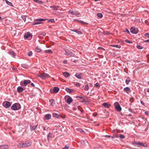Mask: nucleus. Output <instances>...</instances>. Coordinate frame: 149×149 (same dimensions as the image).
Masks as SVG:
<instances>
[{
    "mask_svg": "<svg viewBox=\"0 0 149 149\" xmlns=\"http://www.w3.org/2000/svg\"><path fill=\"white\" fill-rule=\"evenodd\" d=\"M31 145V142L29 141L25 143H19L17 145L18 148L25 147L30 146Z\"/></svg>",
    "mask_w": 149,
    "mask_h": 149,
    "instance_id": "obj_1",
    "label": "nucleus"
},
{
    "mask_svg": "<svg viewBox=\"0 0 149 149\" xmlns=\"http://www.w3.org/2000/svg\"><path fill=\"white\" fill-rule=\"evenodd\" d=\"M38 76L43 79H45L49 77V76L48 74L45 73L40 74H38Z\"/></svg>",
    "mask_w": 149,
    "mask_h": 149,
    "instance_id": "obj_2",
    "label": "nucleus"
},
{
    "mask_svg": "<svg viewBox=\"0 0 149 149\" xmlns=\"http://www.w3.org/2000/svg\"><path fill=\"white\" fill-rule=\"evenodd\" d=\"M45 19H37L36 20L35 22H34L32 24L33 25H35L36 24H39L42 23V21H45Z\"/></svg>",
    "mask_w": 149,
    "mask_h": 149,
    "instance_id": "obj_3",
    "label": "nucleus"
},
{
    "mask_svg": "<svg viewBox=\"0 0 149 149\" xmlns=\"http://www.w3.org/2000/svg\"><path fill=\"white\" fill-rule=\"evenodd\" d=\"M134 144L136 145H139L140 146H142L144 147H147V145L146 143H143L140 142H135Z\"/></svg>",
    "mask_w": 149,
    "mask_h": 149,
    "instance_id": "obj_4",
    "label": "nucleus"
},
{
    "mask_svg": "<svg viewBox=\"0 0 149 149\" xmlns=\"http://www.w3.org/2000/svg\"><path fill=\"white\" fill-rule=\"evenodd\" d=\"M138 30L134 27H132L130 29V31L132 33L136 34L138 33Z\"/></svg>",
    "mask_w": 149,
    "mask_h": 149,
    "instance_id": "obj_5",
    "label": "nucleus"
},
{
    "mask_svg": "<svg viewBox=\"0 0 149 149\" xmlns=\"http://www.w3.org/2000/svg\"><path fill=\"white\" fill-rule=\"evenodd\" d=\"M65 55L69 56H70L74 57L75 56V54H74L72 52H70L69 51L67 52L66 50H65Z\"/></svg>",
    "mask_w": 149,
    "mask_h": 149,
    "instance_id": "obj_6",
    "label": "nucleus"
},
{
    "mask_svg": "<svg viewBox=\"0 0 149 149\" xmlns=\"http://www.w3.org/2000/svg\"><path fill=\"white\" fill-rule=\"evenodd\" d=\"M68 13L71 14L72 15H79V13L77 11H72L70 10L69 12Z\"/></svg>",
    "mask_w": 149,
    "mask_h": 149,
    "instance_id": "obj_7",
    "label": "nucleus"
},
{
    "mask_svg": "<svg viewBox=\"0 0 149 149\" xmlns=\"http://www.w3.org/2000/svg\"><path fill=\"white\" fill-rule=\"evenodd\" d=\"M8 53L10 55L12 56L13 57L15 58L16 54L12 50H10Z\"/></svg>",
    "mask_w": 149,
    "mask_h": 149,
    "instance_id": "obj_8",
    "label": "nucleus"
},
{
    "mask_svg": "<svg viewBox=\"0 0 149 149\" xmlns=\"http://www.w3.org/2000/svg\"><path fill=\"white\" fill-rule=\"evenodd\" d=\"M11 105V104L10 102L8 101L6 102V103L5 105H3V106L6 108H9Z\"/></svg>",
    "mask_w": 149,
    "mask_h": 149,
    "instance_id": "obj_9",
    "label": "nucleus"
},
{
    "mask_svg": "<svg viewBox=\"0 0 149 149\" xmlns=\"http://www.w3.org/2000/svg\"><path fill=\"white\" fill-rule=\"evenodd\" d=\"M31 81L30 80H24L23 84V86H26L28 84H29L31 83Z\"/></svg>",
    "mask_w": 149,
    "mask_h": 149,
    "instance_id": "obj_10",
    "label": "nucleus"
},
{
    "mask_svg": "<svg viewBox=\"0 0 149 149\" xmlns=\"http://www.w3.org/2000/svg\"><path fill=\"white\" fill-rule=\"evenodd\" d=\"M31 36H32V35L30 32H27L26 33H25L24 35V37L25 39H26L28 38Z\"/></svg>",
    "mask_w": 149,
    "mask_h": 149,
    "instance_id": "obj_11",
    "label": "nucleus"
},
{
    "mask_svg": "<svg viewBox=\"0 0 149 149\" xmlns=\"http://www.w3.org/2000/svg\"><path fill=\"white\" fill-rule=\"evenodd\" d=\"M59 90V88L58 87H55L53 89V93H57ZM50 91L52 93V91L51 90Z\"/></svg>",
    "mask_w": 149,
    "mask_h": 149,
    "instance_id": "obj_12",
    "label": "nucleus"
},
{
    "mask_svg": "<svg viewBox=\"0 0 149 149\" xmlns=\"http://www.w3.org/2000/svg\"><path fill=\"white\" fill-rule=\"evenodd\" d=\"M115 108L117 110L118 112L121 111V108L120 107V105L118 104L116 106Z\"/></svg>",
    "mask_w": 149,
    "mask_h": 149,
    "instance_id": "obj_13",
    "label": "nucleus"
},
{
    "mask_svg": "<svg viewBox=\"0 0 149 149\" xmlns=\"http://www.w3.org/2000/svg\"><path fill=\"white\" fill-rule=\"evenodd\" d=\"M104 107L106 108H109L111 106V104L108 103L104 102L103 104Z\"/></svg>",
    "mask_w": 149,
    "mask_h": 149,
    "instance_id": "obj_14",
    "label": "nucleus"
},
{
    "mask_svg": "<svg viewBox=\"0 0 149 149\" xmlns=\"http://www.w3.org/2000/svg\"><path fill=\"white\" fill-rule=\"evenodd\" d=\"M8 146L6 145L0 146V149H8Z\"/></svg>",
    "mask_w": 149,
    "mask_h": 149,
    "instance_id": "obj_15",
    "label": "nucleus"
},
{
    "mask_svg": "<svg viewBox=\"0 0 149 149\" xmlns=\"http://www.w3.org/2000/svg\"><path fill=\"white\" fill-rule=\"evenodd\" d=\"M124 90L127 93H129L131 92V90L130 88L128 87H126L124 88Z\"/></svg>",
    "mask_w": 149,
    "mask_h": 149,
    "instance_id": "obj_16",
    "label": "nucleus"
},
{
    "mask_svg": "<svg viewBox=\"0 0 149 149\" xmlns=\"http://www.w3.org/2000/svg\"><path fill=\"white\" fill-rule=\"evenodd\" d=\"M75 76L77 78L79 79H81L82 78V74L81 73L79 74L78 73H76L75 74Z\"/></svg>",
    "mask_w": 149,
    "mask_h": 149,
    "instance_id": "obj_17",
    "label": "nucleus"
},
{
    "mask_svg": "<svg viewBox=\"0 0 149 149\" xmlns=\"http://www.w3.org/2000/svg\"><path fill=\"white\" fill-rule=\"evenodd\" d=\"M23 91V88L21 86H19L17 88V91L19 93H21Z\"/></svg>",
    "mask_w": 149,
    "mask_h": 149,
    "instance_id": "obj_18",
    "label": "nucleus"
},
{
    "mask_svg": "<svg viewBox=\"0 0 149 149\" xmlns=\"http://www.w3.org/2000/svg\"><path fill=\"white\" fill-rule=\"evenodd\" d=\"M45 118L47 120H49L51 118V115L50 114H47L45 115Z\"/></svg>",
    "mask_w": 149,
    "mask_h": 149,
    "instance_id": "obj_19",
    "label": "nucleus"
},
{
    "mask_svg": "<svg viewBox=\"0 0 149 149\" xmlns=\"http://www.w3.org/2000/svg\"><path fill=\"white\" fill-rule=\"evenodd\" d=\"M72 98L69 97V98L67 100V102L69 104H70L72 102Z\"/></svg>",
    "mask_w": 149,
    "mask_h": 149,
    "instance_id": "obj_20",
    "label": "nucleus"
},
{
    "mask_svg": "<svg viewBox=\"0 0 149 149\" xmlns=\"http://www.w3.org/2000/svg\"><path fill=\"white\" fill-rule=\"evenodd\" d=\"M11 109L14 110H17V108L16 106V104L15 103L11 107Z\"/></svg>",
    "mask_w": 149,
    "mask_h": 149,
    "instance_id": "obj_21",
    "label": "nucleus"
},
{
    "mask_svg": "<svg viewBox=\"0 0 149 149\" xmlns=\"http://www.w3.org/2000/svg\"><path fill=\"white\" fill-rule=\"evenodd\" d=\"M15 104H16L17 110H18L20 109L21 108V106L20 104L18 103H15Z\"/></svg>",
    "mask_w": 149,
    "mask_h": 149,
    "instance_id": "obj_22",
    "label": "nucleus"
},
{
    "mask_svg": "<svg viewBox=\"0 0 149 149\" xmlns=\"http://www.w3.org/2000/svg\"><path fill=\"white\" fill-rule=\"evenodd\" d=\"M78 97L79 98V100L80 101L82 102H84L85 101V99L84 98L81 97Z\"/></svg>",
    "mask_w": 149,
    "mask_h": 149,
    "instance_id": "obj_23",
    "label": "nucleus"
},
{
    "mask_svg": "<svg viewBox=\"0 0 149 149\" xmlns=\"http://www.w3.org/2000/svg\"><path fill=\"white\" fill-rule=\"evenodd\" d=\"M71 31L75 32L78 34H81L82 33L81 31H78L77 29H71Z\"/></svg>",
    "mask_w": 149,
    "mask_h": 149,
    "instance_id": "obj_24",
    "label": "nucleus"
},
{
    "mask_svg": "<svg viewBox=\"0 0 149 149\" xmlns=\"http://www.w3.org/2000/svg\"><path fill=\"white\" fill-rule=\"evenodd\" d=\"M63 75L66 77H68L70 76L69 73L66 72H63Z\"/></svg>",
    "mask_w": 149,
    "mask_h": 149,
    "instance_id": "obj_25",
    "label": "nucleus"
},
{
    "mask_svg": "<svg viewBox=\"0 0 149 149\" xmlns=\"http://www.w3.org/2000/svg\"><path fill=\"white\" fill-rule=\"evenodd\" d=\"M65 90L67 92H68L69 93H71L73 91V89H70L68 88H66Z\"/></svg>",
    "mask_w": 149,
    "mask_h": 149,
    "instance_id": "obj_26",
    "label": "nucleus"
},
{
    "mask_svg": "<svg viewBox=\"0 0 149 149\" xmlns=\"http://www.w3.org/2000/svg\"><path fill=\"white\" fill-rule=\"evenodd\" d=\"M52 115L53 117H55L57 118H60V115H58V114L55 113H53Z\"/></svg>",
    "mask_w": 149,
    "mask_h": 149,
    "instance_id": "obj_27",
    "label": "nucleus"
},
{
    "mask_svg": "<svg viewBox=\"0 0 149 149\" xmlns=\"http://www.w3.org/2000/svg\"><path fill=\"white\" fill-rule=\"evenodd\" d=\"M37 127V125H31L30 128L31 130H34Z\"/></svg>",
    "mask_w": 149,
    "mask_h": 149,
    "instance_id": "obj_28",
    "label": "nucleus"
},
{
    "mask_svg": "<svg viewBox=\"0 0 149 149\" xmlns=\"http://www.w3.org/2000/svg\"><path fill=\"white\" fill-rule=\"evenodd\" d=\"M58 6H50V8H52L54 10H58Z\"/></svg>",
    "mask_w": 149,
    "mask_h": 149,
    "instance_id": "obj_29",
    "label": "nucleus"
},
{
    "mask_svg": "<svg viewBox=\"0 0 149 149\" xmlns=\"http://www.w3.org/2000/svg\"><path fill=\"white\" fill-rule=\"evenodd\" d=\"M131 81L130 78L129 77H127V79L125 80V82L127 84H128L129 82Z\"/></svg>",
    "mask_w": 149,
    "mask_h": 149,
    "instance_id": "obj_30",
    "label": "nucleus"
},
{
    "mask_svg": "<svg viewBox=\"0 0 149 149\" xmlns=\"http://www.w3.org/2000/svg\"><path fill=\"white\" fill-rule=\"evenodd\" d=\"M51 105L52 106H54L55 104L54 100H51L49 101Z\"/></svg>",
    "mask_w": 149,
    "mask_h": 149,
    "instance_id": "obj_31",
    "label": "nucleus"
},
{
    "mask_svg": "<svg viewBox=\"0 0 149 149\" xmlns=\"http://www.w3.org/2000/svg\"><path fill=\"white\" fill-rule=\"evenodd\" d=\"M111 46L116 47L118 48H121V46L120 45H111Z\"/></svg>",
    "mask_w": 149,
    "mask_h": 149,
    "instance_id": "obj_32",
    "label": "nucleus"
},
{
    "mask_svg": "<svg viewBox=\"0 0 149 149\" xmlns=\"http://www.w3.org/2000/svg\"><path fill=\"white\" fill-rule=\"evenodd\" d=\"M45 53H47L49 54H52V50L50 49L45 50Z\"/></svg>",
    "mask_w": 149,
    "mask_h": 149,
    "instance_id": "obj_33",
    "label": "nucleus"
},
{
    "mask_svg": "<svg viewBox=\"0 0 149 149\" xmlns=\"http://www.w3.org/2000/svg\"><path fill=\"white\" fill-rule=\"evenodd\" d=\"M89 87L88 84L85 85L84 87V89L85 91H88L89 89Z\"/></svg>",
    "mask_w": 149,
    "mask_h": 149,
    "instance_id": "obj_34",
    "label": "nucleus"
},
{
    "mask_svg": "<svg viewBox=\"0 0 149 149\" xmlns=\"http://www.w3.org/2000/svg\"><path fill=\"white\" fill-rule=\"evenodd\" d=\"M97 16L100 18H101L103 16L102 14L101 13H98L97 14Z\"/></svg>",
    "mask_w": 149,
    "mask_h": 149,
    "instance_id": "obj_35",
    "label": "nucleus"
},
{
    "mask_svg": "<svg viewBox=\"0 0 149 149\" xmlns=\"http://www.w3.org/2000/svg\"><path fill=\"white\" fill-rule=\"evenodd\" d=\"M42 49L39 47H37L36 48V51L38 52H40Z\"/></svg>",
    "mask_w": 149,
    "mask_h": 149,
    "instance_id": "obj_36",
    "label": "nucleus"
},
{
    "mask_svg": "<svg viewBox=\"0 0 149 149\" xmlns=\"http://www.w3.org/2000/svg\"><path fill=\"white\" fill-rule=\"evenodd\" d=\"M5 1L6 3L8 5L10 6H12V4L11 2L8 1L7 0H5Z\"/></svg>",
    "mask_w": 149,
    "mask_h": 149,
    "instance_id": "obj_37",
    "label": "nucleus"
},
{
    "mask_svg": "<svg viewBox=\"0 0 149 149\" xmlns=\"http://www.w3.org/2000/svg\"><path fill=\"white\" fill-rule=\"evenodd\" d=\"M26 15H23L22 16V18L24 20V21L25 22L26 20Z\"/></svg>",
    "mask_w": 149,
    "mask_h": 149,
    "instance_id": "obj_38",
    "label": "nucleus"
},
{
    "mask_svg": "<svg viewBox=\"0 0 149 149\" xmlns=\"http://www.w3.org/2000/svg\"><path fill=\"white\" fill-rule=\"evenodd\" d=\"M119 137L121 139H124L125 138V136L124 135L121 134L119 135Z\"/></svg>",
    "mask_w": 149,
    "mask_h": 149,
    "instance_id": "obj_39",
    "label": "nucleus"
},
{
    "mask_svg": "<svg viewBox=\"0 0 149 149\" xmlns=\"http://www.w3.org/2000/svg\"><path fill=\"white\" fill-rule=\"evenodd\" d=\"M77 130L78 131L80 132L84 133V131L83 130H82L81 129H77Z\"/></svg>",
    "mask_w": 149,
    "mask_h": 149,
    "instance_id": "obj_40",
    "label": "nucleus"
},
{
    "mask_svg": "<svg viewBox=\"0 0 149 149\" xmlns=\"http://www.w3.org/2000/svg\"><path fill=\"white\" fill-rule=\"evenodd\" d=\"M36 3H37L38 4H42L43 3V2L41 1H39L38 0H37V1H36Z\"/></svg>",
    "mask_w": 149,
    "mask_h": 149,
    "instance_id": "obj_41",
    "label": "nucleus"
},
{
    "mask_svg": "<svg viewBox=\"0 0 149 149\" xmlns=\"http://www.w3.org/2000/svg\"><path fill=\"white\" fill-rule=\"evenodd\" d=\"M137 48L138 49H142L143 48V47H141V46H140L139 45H137Z\"/></svg>",
    "mask_w": 149,
    "mask_h": 149,
    "instance_id": "obj_42",
    "label": "nucleus"
},
{
    "mask_svg": "<svg viewBox=\"0 0 149 149\" xmlns=\"http://www.w3.org/2000/svg\"><path fill=\"white\" fill-rule=\"evenodd\" d=\"M32 52L31 51H30V52H29L28 54V55L29 56H32Z\"/></svg>",
    "mask_w": 149,
    "mask_h": 149,
    "instance_id": "obj_43",
    "label": "nucleus"
},
{
    "mask_svg": "<svg viewBox=\"0 0 149 149\" xmlns=\"http://www.w3.org/2000/svg\"><path fill=\"white\" fill-rule=\"evenodd\" d=\"M125 42H127V43H132V42L130 41H129V40H127V39H126V40H125Z\"/></svg>",
    "mask_w": 149,
    "mask_h": 149,
    "instance_id": "obj_44",
    "label": "nucleus"
},
{
    "mask_svg": "<svg viewBox=\"0 0 149 149\" xmlns=\"http://www.w3.org/2000/svg\"><path fill=\"white\" fill-rule=\"evenodd\" d=\"M125 31L127 32L128 34H130V32L128 30L127 28H126L125 29Z\"/></svg>",
    "mask_w": 149,
    "mask_h": 149,
    "instance_id": "obj_45",
    "label": "nucleus"
},
{
    "mask_svg": "<svg viewBox=\"0 0 149 149\" xmlns=\"http://www.w3.org/2000/svg\"><path fill=\"white\" fill-rule=\"evenodd\" d=\"M75 85L76 86L80 87V84L79 83H76Z\"/></svg>",
    "mask_w": 149,
    "mask_h": 149,
    "instance_id": "obj_46",
    "label": "nucleus"
},
{
    "mask_svg": "<svg viewBox=\"0 0 149 149\" xmlns=\"http://www.w3.org/2000/svg\"><path fill=\"white\" fill-rule=\"evenodd\" d=\"M48 22H54V19H51L49 20Z\"/></svg>",
    "mask_w": 149,
    "mask_h": 149,
    "instance_id": "obj_47",
    "label": "nucleus"
},
{
    "mask_svg": "<svg viewBox=\"0 0 149 149\" xmlns=\"http://www.w3.org/2000/svg\"><path fill=\"white\" fill-rule=\"evenodd\" d=\"M145 36H147L148 38H149V34L148 33H146L144 35Z\"/></svg>",
    "mask_w": 149,
    "mask_h": 149,
    "instance_id": "obj_48",
    "label": "nucleus"
},
{
    "mask_svg": "<svg viewBox=\"0 0 149 149\" xmlns=\"http://www.w3.org/2000/svg\"><path fill=\"white\" fill-rule=\"evenodd\" d=\"M99 85H100L98 83H97L95 84V87H97L99 86Z\"/></svg>",
    "mask_w": 149,
    "mask_h": 149,
    "instance_id": "obj_49",
    "label": "nucleus"
},
{
    "mask_svg": "<svg viewBox=\"0 0 149 149\" xmlns=\"http://www.w3.org/2000/svg\"><path fill=\"white\" fill-rule=\"evenodd\" d=\"M85 101H86L85 102L86 103H89L90 102L89 101H88V100L87 99H85Z\"/></svg>",
    "mask_w": 149,
    "mask_h": 149,
    "instance_id": "obj_50",
    "label": "nucleus"
},
{
    "mask_svg": "<svg viewBox=\"0 0 149 149\" xmlns=\"http://www.w3.org/2000/svg\"><path fill=\"white\" fill-rule=\"evenodd\" d=\"M98 49H102V50H104V51L105 50V49H104L102 47H99L98 48Z\"/></svg>",
    "mask_w": 149,
    "mask_h": 149,
    "instance_id": "obj_51",
    "label": "nucleus"
},
{
    "mask_svg": "<svg viewBox=\"0 0 149 149\" xmlns=\"http://www.w3.org/2000/svg\"><path fill=\"white\" fill-rule=\"evenodd\" d=\"M80 23H81V24H88V23H86V22H84L82 21H80Z\"/></svg>",
    "mask_w": 149,
    "mask_h": 149,
    "instance_id": "obj_52",
    "label": "nucleus"
},
{
    "mask_svg": "<svg viewBox=\"0 0 149 149\" xmlns=\"http://www.w3.org/2000/svg\"><path fill=\"white\" fill-rule=\"evenodd\" d=\"M69 148V147H68V146H65L64 148L61 149H68Z\"/></svg>",
    "mask_w": 149,
    "mask_h": 149,
    "instance_id": "obj_53",
    "label": "nucleus"
},
{
    "mask_svg": "<svg viewBox=\"0 0 149 149\" xmlns=\"http://www.w3.org/2000/svg\"><path fill=\"white\" fill-rule=\"evenodd\" d=\"M130 102H133V98L131 97L130 100Z\"/></svg>",
    "mask_w": 149,
    "mask_h": 149,
    "instance_id": "obj_54",
    "label": "nucleus"
},
{
    "mask_svg": "<svg viewBox=\"0 0 149 149\" xmlns=\"http://www.w3.org/2000/svg\"><path fill=\"white\" fill-rule=\"evenodd\" d=\"M105 136L106 137L109 138L111 137V136L110 135H106Z\"/></svg>",
    "mask_w": 149,
    "mask_h": 149,
    "instance_id": "obj_55",
    "label": "nucleus"
},
{
    "mask_svg": "<svg viewBox=\"0 0 149 149\" xmlns=\"http://www.w3.org/2000/svg\"><path fill=\"white\" fill-rule=\"evenodd\" d=\"M128 110L129 111H130L131 112H132V109L130 108H129Z\"/></svg>",
    "mask_w": 149,
    "mask_h": 149,
    "instance_id": "obj_56",
    "label": "nucleus"
},
{
    "mask_svg": "<svg viewBox=\"0 0 149 149\" xmlns=\"http://www.w3.org/2000/svg\"><path fill=\"white\" fill-rule=\"evenodd\" d=\"M51 136H52V134H51V133H49L48 135V137H51Z\"/></svg>",
    "mask_w": 149,
    "mask_h": 149,
    "instance_id": "obj_57",
    "label": "nucleus"
},
{
    "mask_svg": "<svg viewBox=\"0 0 149 149\" xmlns=\"http://www.w3.org/2000/svg\"><path fill=\"white\" fill-rule=\"evenodd\" d=\"M145 113L146 115H148V111H146L145 112Z\"/></svg>",
    "mask_w": 149,
    "mask_h": 149,
    "instance_id": "obj_58",
    "label": "nucleus"
},
{
    "mask_svg": "<svg viewBox=\"0 0 149 149\" xmlns=\"http://www.w3.org/2000/svg\"><path fill=\"white\" fill-rule=\"evenodd\" d=\"M60 117L61 118H65V116H61L60 115Z\"/></svg>",
    "mask_w": 149,
    "mask_h": 149,
    "instance_id": "obj_59",
    "label": "nucleus"
},
{
    "mask_svg": "<svg viewBox=\"0 0 149 149\" xmlns=\"http://www.w3.org/2000/svg\"><path fill=\"white\" fill-rule=\"evenodd\" d=\"M144 42H149V39L147 40H146L144 41Z\"/></svg>",
    "mask_w": 149,
    "mask_h": 149,
    "instance_id": "obj_60",
    "label": "nucleus"
},
{
    "mask_svg": "<svg viewBox=\"0 0 149 149\" xmlns=\"http://www.w3.org/2000/svg\"><path fill=\"white\" fill-rule=\"evenodd\" d=\"M63 63L65 64H66L67 63V61H63Z\"/></svg>",
    "mask_w": 149,
    "mask_h": 149,
    "instance_id": "obj_61",
    "label": "nucleus"
},
{
    "mask_svg": "<svg viewBox=\"0 0 149 149\" xmlns=\"http://www.w3.org/2000/svg\"><path fill=\"white\" fill-rule=\"evenodd\" d=\"M40 34L42 35L43 36H44L46 34L45 33H42V34Z\"/></svg>",
    "mask_w": 149,
    "mask_h": 149,
    "instance_id": "obj_62",
    "label": "nucleus"
},
{
    "mask_svg": "<svg viewBox=\"0 0 149 149\" xmlns=\"http://www.w3.org/2000/svg\"><path fill=\"white\" fill-rule=\"evenodd\" d=\"M31 85L33 87L35 86V85H34V84H33V83H31Z\"/></svg>",
    "mask_w": 149,
    "mask_h": 149,
    "instance_id": "obj_63",
    "label": "nucleus"
},
{
    "mask_svg": "<svg viewBox=\"0 0 149 149\" xmlns=\"http://www.w3.org/2000/svg\"><path fill=\"white\" fill-rule=\"evenodd\" d=\"M111 138H112V139H114L115 138V137L114 136H111Z\"/></svg>",
    "mask_w": 149,
    "mask_h": 149,
    "instance_id": "obj_64",
    "label": "nucleus"
}]
</instances>
